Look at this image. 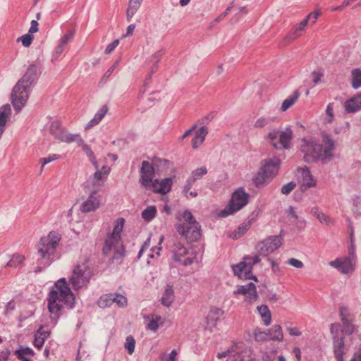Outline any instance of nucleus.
Listing matches in <instances>:
<instances>
[{
	"label": "nucleus",
	"mask_w": 361,
	"mask_h": 361,
	"mask_svg": "<svg viewBox=\"0 0 361 361\" xmlns=\"http://www.w3.org/2000/svg\"><path fill=\"white\" fill-rule=\"evenodd\" d=\"M31 88L17 82L11 93V102L14 109L19 111L25 105Z\"/></svg>",
	"instance_id": "nucleus-14"
},
{
	"label": "nucleus",
	"mask_w": 361,
	"mask_h": 361,
	"mask_svg": "<svg viewBox=\"0 0 361 361\" xmlns=\"http://www.w3.org/2000/svg\"><path fill=\"white\" fill-rule=\"evenodd\" d=\"M176 219L178 223L176 228L181 237L188 241H197L200 238V226L190 211L179 213Z\"/></svg>",
	"instance_id": "nucleus-5"
},
{
	"label": "nucleus",
	"mask_w": 361,
	"mask_h": 361,
	"mask_svg": "<svg viewBox=\"0 0 361 361\" xmlns=\"http://www.w3.org/2000/svg\"><path fill=\"white\" fill-rule=\"evenodd\" d=\"M92 276L91 271L85 263L77 264L69 279V282L74 290H79L86 286Z\"/></svg>",
	"instance_id": "nucleus-11"
},
{
	"label": "nucleus",
	"mask_w": 361,
	"mask_h": 361,
	"mask_svg": "<svg viewBox=\"0 0 361 361\" xmlns=\"http://www.w3.org/2000/svg\"><path fill=\"white\" fill-rule=\"evenodd\" d=\"M116 303L120 307H124L127 305V299L126 297L120 294L114 293V303Z\"/></svg>",
	"instance_id": "nucleus-54"
},
{
	"label": "nucleus",
	"mask_w": 361,
	"mask_h": 361,
	"mask_svg": "<svg viewBox=\"0 0 361 361\" xmlns=\"http://www.w3.org/2000/svg\"><path fill=\"white\" fill-rule=\"evenodd\" d=\"M310 214L315 216L322 224H329L331 219L318 207H313L310 210Z\"/></svg>",
	"instance_id": "nucleus-42"
},
{
	"label": "nucleus",
	"mask_w": 361,
	"mask_h": 361,
	"mask_svg": "<svg viewBox=\"0 0 361 361\" xmlns=\"http://www.w3.org/2000/svg\"><path fill=\"white\" fill-rule=\"evenodd\" d=\"M61 240V234L54 231H50L47 235L41 238L38 247L39 271L49 266L55 259L56 249Z\"/></svg>",
	"instance_id": "nucleus-4"
},
{
	"label": "nucleus",
	"mask_w": 361,
	"mask_h": 361,
	"mask_svg": "<svg viewBox=\"0 0 361 361\" xmlns=\"http://www.w3.org/2000/svg\"><path fill=\"white\" fill-rule=\"evenodd\" d=\"M249 195L243 188H238L232 195L231 200L228 206L221 211L219 215L226 217L239 211L248 202Z\"/></svg>",
	"instance_id": "nucleus-12"
},
{
	"label": "nucleus",
	"mask_w": 361,
	"mask_h": 361,
	"mask_svg": "<svg viewBox=\"0 0 361 361\" xmlns=\"http://www.w3.org/2000/svg\"><path fill=\"white\" fill-rule=\"evenodd\" d=\"M351 84L354 89L361 87V70L353 69L351 72Z\"/></svg>",
	"instance_id": "nucleus-47"
},
{
	"label": "nucleus",
	"mask_w": 361,
	"mask_h": 361,
	"mask_svg": "<svg viewBox=\"0 0 361 361\" xmlns=\"http://www.w3.org/2000/svg\"><path fill=\"white\" fill-rule=\"evenodd\" d=\"M300 97V93L297 91L294 92L293 94L285 99L281 106V110L282 111H286L289 108H290L298 99Z\"/></svg>",
	"instance_id": "nucleus-44"
},
{
	"label": "nucleus",
	"mask_w": 361,
	"mask_h": 361,
	"mask_svg": "<svg viewBox=\"0 0 361 361\" xmlns=\"http://www.w3.org/2000/svg\"><path fill=\"white\" fill-rule=\"evenodd\" d=\"M49 335L50 331L47 326H40L35 334L33 342L34 345L38 349H40Z\"/></svg>",
	"instance_id": "nucleus-29"
},
{
	"label": "nucleus",
	"mask_w": 361,
	"mask_h": 361,
	"mask_svg": "<svg viewBox=\"0 0 361 361\" xmlns=\"http://www.w3.org/2000/svg\"><path fill=\"white\" fill-rule=\"evenodd\" d=\"M34 39L33 35L30 33H27L17 39V42H21L22 44L25 47H29Z\"/></svg>",
	"instance_id": "nucleus-52"
},
{
	"label": "nucleus",
	"mask_w": 361,
	"mask_h": 361,
	"mask_svg": "<svg viewBox=\"0 0 361 361\" xmlns=\"http://www.w3.org/2000/svg\"><path fill=\"white\" fill-rule=\"evenodd\" d=\"M124 347L129 355H132L134 353L135 340L132 336H128L126 337Z\"/></svg>",
	"instance_id": "nucleus-51"
},
{
	"label": "nucleus",
	"mask_w": 361,
	"mask_h": 361,
	"mask_svg": "<svg viewBox=\"0 0 361 361\" xmlns=\"http://www.w3.org/2000/svg\"><path fill=\"white\" fill-rule=\"evenodd\" d=\"M172 183L173 178H166L161 180L154 179L147 189L151 190L154 193L165 195L171 190Z\"/></svg>",
	"instance_id": "nucleus-21"
},
{
	"label": "nucleus",
	"mask_w": 361,
	"mask_h": 361,
	"mask_svg": "<svg viewBox=\"0 0 361 361\" xmlns=\"http://www.w3.org/2000/svg\"><path fill=\"white\" fill-rule=\"evenodd\" d=\"M333 349L335 358L337 361H343L345 354V341L343 337L334 336Z\"/></svg>",
	"instance_id": "nucleus-26"
},
{
	"label": "nucleus",
	"mask_w": 361,
	"mask_h": 361,
	"mask_svg": "<svg viewBox=\"0 0 361 361\" xmlns=\"http://www.w3.org/2000/svg\"><path fill=\"white\" fill-rule=\"evenodd\" d=\"M141 4L139 1H135L134 0H130L128 7L126 12L127 20L128 21H130L133 16L135 14L137 11L140 7Z\"/></svg>",
	"instance_id": "nucleus-46"
},
{
	"label": "nucleus",
	"mask_w": 361,
	"mask_h": 361,
	"mask_svg": "<svg viewBox=\"0 0 361 361\" xmlns=\"http://www.w3.org/2000/svg\"><path fill=\"white\" fill-rule=\"evenodd\" d=\"M49 132L55 139L68 144L73 143L77 134L71 133L59 121H52L49 126Z\"/></svg>",
	"instance_id": "nucleus-15"
},
{
	"label": "nucleus",
	"mask_w": 361,
	"mask_h": 361,
	"mask_svg": "<svg viewBox=\"0 0 361 361\" xmlns=\"http://www.w3.org/2000/svg\"><path fill=\"white\" fill-rule=\"evenodd\" d=\"M323 75H324L323 73H322L321 72H316V71L312 72L311 73V78H312V82L314 85L318 84L319 82H321V80H322Z\"/></svg>",
	"instance_id": "nucleus-60"
},
{
	"label": "nucleus",
	"mask_w": 361,
	"mask_h": 361,
	"mask_svg": "<svg viewBox=\"0 0 361 361\" xmlns=\"http://www.w3.org/2000/svg\"><path fill=\"white\" fill-rule=\"evenodd\" d=\"M293 132L290 128L284 130L272 129L267 133V139L276 149H288L290 148Z\"/></svg>",
	"instance_id": "nucleus-8"
},
{
	"label": "nucleus",
	"mask_w": 361,
	"mask_h": 361,
	"mask_svg": "<svg viewBox=\"0 0 361 361\" xmlns=\"http://www.w3.org/2000/svg\"><path fill=\"white\" fill-rule=\"evenodd\" d=\"M164 236L163 235H161L159 238V240H158V246H153V247H150L151 245V238L149 237L144 243V244L142 245L141 249L140 250V252L138 253V258H140L141 256L143 255L144 252H147V256L149 257V258H153L154 257V252H156V255H159V252L161 250L162 247H161V243H163L164 241Z\"/></svg>",
	"instance_id": "nucleus-22"
},
{
	"label": "nucleus",
	"mask_w": 361,
	"mask_h": 361,
	"mask_svg": "<svg viewBox=\"0 0 361 361\" xmlns=\"http://www.w3.org/2000/svg\"><path fill=\"white\" fill-rule=\"evenodd\" d=\"M94 169L96 171L93 175L94 185L101 186V180L109 174L111 169L108 166H103L102 169H99L98 164L97 168Z\"/></svg>",
	"instance_id": "nucleus-36"
},
{
	"label": "nucleus",
	"mask_w": 361,
	"mask_h": 361,
	"mask_svg": "<svg viewBox=\"0 0 361 361\" xmlns=\"http://www.w3.org/2000/svg\"><path fill=\"white\" fill-rule=\"evenodd\" d=\"M74 140H74L73 142L77 143L78 146L82 147V149L86 154L87 157L89 158V160L91 161L94 167L97 168V161L90 147L85 143L83 139L79 134H77V137H75Z\"/></svg>",
	"instance_id": "nucleus-27"
},
{
	"label": "nucleus",
	"mask_w": 361,
	"mask_h": 361,
	"mask_svg": "<svg viewBox=\"0 0 361 361\" xmlns=\"http://www.w3.org/2000/svg\"><path fill=\"white\" fill-rule=\"evenodd\" d=\"M175 299L174 290L171 285H167L162 293L161 298V304L165 307H170Z\"/></svg>",
	"instance_id": "nucleus-35"
},
{
	"label": "nucleus",
	"mask_w": 361,
	"mask_h": 361,
	"mask_svg": "<svg viewBox=\"0 0 361 361\" xmlns=\"http://www.w3.org/2000/svg\"><path fill=\"white\" fill-rule=\"evenodd\" d=\"M269 339L281 342L283 340V334L280 325H274L268 329Z\"/></svg>",
	"instance_id": "nucleus-39"
},
{
	"label": "nucleus",
	"mask_w": 361,
	"mask_h": 361,
	"mask_svg": "<svg viewBox=\"0 0 361 361\" xmlns=\"http://www.w3.org/2000/svg\"><path fill=\"white\" fill-rule=\"evenodd\" d=\"M281 165V159L276 157L262 160L259 171L253 178L255 185L257 188L267 185L278 174Z\"/></svg>",
	"instance_id": "nucleus-6"
},
{
	"label": "nucleus",
	"mask_w": 361,
	"mask_h": 361,
	"mask_svg": "<svg viewBox=\"0 0 361 361\" xmlns=\"http://www.w3.org/2000/svg\"><path fill=\"white\" fill-rule=\"evenodd\" d=\"M271 121V118L268 116L259 117L253 124V127L256 129H261L267 126Z\"/></svg>",
	"instance_id": "nucleus-50"
},
{
	"label": "nucleus",
	"mask_w": 361,
	"mask_h": 361,
	"mask_svg": "<svg viewBox=\"0 0 361 361\" xmlns=\"http://www.w3.org/2000/svg\"><path fill=\"white\" fill-rule=\"evenodd\" d=\"M164 54V50L159 49L157 51H156L154 54H153L150 59V62H154L155 63H159L161 59L162 58Z\"/></svg>",
	"instance_id": "nucleus-59"
},
{
	"label": "nucleus",
	"mask_w": 361,
	"mask_h": 361,
	"mask_svg": "<svg viewBox=\"0 0 361 361\" xmlns=\"http://www.w3.org/2000/svg\"><path fill=\"white\" fill-rule=\"evenodd\" d=\"M298 171L300 175L302 190H305L307 188H313L317 185V180L307 167L299 169Z\"/></svg>",
	"instance_id": "nucleus-24"
},
{
	"label": "nucleus",
	"mask_w": 361,
	"mask_h": 361,
	"mask_svg": "<svg viewBox=\"0 0 361 361\" xmlns=\"http://www.w3.org/2000/svg\"><path fill=\"white\" fill-rule=\"evenodd\" d=\"M334 103H329L326 108L324 114L322 116V121L324 124H331L335 119L334 112Z\"/></svg>",
	"instance_id": "nucleus-41"
},
{
	"label": "nucleus",
	"mask_w": 361,
	"mask_h": 361,
	"mask_svg": "<svg viewBox=\"0 0 361 361\" xmlns=\"http://www.w3.org/2000/svg\"><path fill=\"white\" fill-rule=\"evenodd\" d=\"M145 322L146 323L147 328L153 331H156L164 324L162 318L154 314L145 317Z\"/></svg>",
	"instance_id": "nucleus-30"
},
{
	"label": "nucleus",
	"mask_w": 361,
	"mask_h": 361,
	"mask_svg": "<svg viewBox=\"0 0 361 361\" xmlns=\"http://www.w3.org/2000/svg\"><path fill=\"white\" fill-rule=\"evenodd\" d=\"M207 173V169L206 166H200L193 170L191 173L190 176L187 180V184L184 187L183 192L185 197H188L187 193L191 189L192 185L198 180H200Z\"/></svg>",
	"instance_id": "nucleus-25"
},
{
	"label": "nucleus",
	"mask_w": 361,
	"mask_h": 361,
	"mask_svg": "<svg viewBox=\"0 0 361 361\" xmlns=\"http://www.w3.org/2000/svg\"><path fill=\"white\" fill-rule=\"evenodd\" d=\"M11 114V109L9 104L3 105L0 108V137L4 131Z\"/></svg>",
	"instance_id": "nucleus-32"
},
{
	"label": "nucleus",
	"mask_w": 361,
	"mask_h": 361,
	"mask_svg": "<svg viewBox=\"0 0 361 361\" xmlns=\"http://www.w3.org/2000/svg\"><path fill=\"white\" fill-rule=\"evenodd\" d=\"M39 69V68L37 64H30L26 69V71L23 77L18 81V82L31 88L34 82L37 79Z\"/></svg>",
	"instance_id": "nucleus-20"
},
{
	"label": "nucleus",
	"mask_w": 361,
	"mask_h": 361,
	"mask_svg": "<svg viewBox=\"0 0 361 361\" xmlns=\"http://www.w3.org/2000/svg\"><path fill=\"white\" fill-rule=\"evenodd\" d=\"M177 356V352L176 350H173L170 354H163L160 357V361H176Z\"/></svg>",
	"instance_id": "nucleus-57"
},
{
	"label": "nucleus",
	"mask_w": 361,
	"mask_h": 361,
	"mask_svg": "<svg viewBox=\"0 0 361 361\" xmlns=\"http://www.w3.org/2000/svg\"><path fill=\"white\" fill-rule=\"evenodd\" d=\"M233 294L243 295L244 301L248 303H253L258 298L256 286L252 282L245 285L237 286L233 291Z\"/></svg>",
	"instance_id": "nucleus-18"
},
{
	"label": "nucleus",
	"mask_w": 361,
	"mask_h": 361,
	"mask_svg": "<svg viewBox=\"0 0 361 361\" xmlns=\"http://www.w3.org/2000/svg\"><path fill=\"white\" fill-rule=\"evenodd\" d=\"M171 259L178 264L189 266L197 262V255L189 248L178 238H174L169 248Z\"/></svg>",
	"instance_id": "nucleus-7"
},
{
	"label": "nucleus",
	"mask_w": 361,
	"mask_h": 361,
	"mask_svg": "<svg viewBox=\"0 0 361 361\" xmlns=\"http://www.w3.org/2000/svg\"><path fill=\"white\" fill-rule=\"evenodd\" d=\"M118 44H119V40L118 39L114 40L112 43L109 44L106 47V48L105 49V53L110 54L111 52H112L116 49V47Z\"/></svg>",
	"instance_id": "nucleus-63"
},
{
	"label": "nucleus",
	"mask_w": 361,
	"mask_h": 361,
	"mask_svg": "<svg viewBox=\"0 0 361 361\" xmlns=\"http://www.w3.org/2000/svg\"><path fill=\"white\" fill-rule=\"evenodd\" d=\"M224 312L219 308H212L208 312L206 317V322L208 328L215 326L216 322H218L222 317Z\"/></svg>",
	"instance_id": "nucleus-31"
},
{
	"label": "nucleus",
	"mask_w": 361,
	"mask_h": 361,
	"mask_svg": "<svg viewBox=\"0 0 361 361\" xmlns=\"http://www.w3.org/2000/svg\"><path fill=\"white\" fill-rule=\"evenodd\" d=\"M354 257H342L329 262V265L343 274H352L355 270Z\"/></svg>",
	"instance_id": "nucleus-16"
},
{
	"label": "nucleus",
	"mask_w": 361,
	"mask_h": 361,
	"mask_svg": "<svg viewBox=\"0 0 361 361\" xmlns=\"http://www.w3.org/2000/svg\"><path fill=\"white\" fill-rule=\"evenodd\" d=\"M344 108L348 113H355L361 109V92L348 99L344 103Z\"/></svg>",
	"instance_id": "nucleus-28"
},
{
	"label": "nucleus",
	"mask_w": 361,
	"mask_h": 361,
	"mask_svg": "<svg viewBox=\"0 0 361 361\" xmlns=\"http://www.w3.org/2000/svg\"><path fill=\"white\" fill-rule=\"evenodd\" d=\"M307 27V20H302L300 23L295 25L288 32L283 39L284 45L293 42L299 38Z\"/></svg>",
	"instance_id": "nucleus-23"
},
{
	"label": "nucleus",
	"mask_w": 361,
	"mask_h": 361,
	"mask_svg": "<svg viewBox=\"0 0 361 361\" xmlns=\"http://www.w3.org/2000/svg\"><path fill=\"white\" fill-rule=\"evenodd\" d=\"M350 361H361V345L355 350Z\"/></svg>",
	"instance_id": "nucleus-64"
},
{
	"label": "nucleus",
	"mask_w": 361,
	"mask_h": 361,
	"mask_svg": "<svg viewBox=\"0 0 361 361\" xmlns=\"http://www.w3.org/2000/svg\"><path fill=\"white\" fill-rule=\"evenodd\" d=\"M208 133L207 128L205 126H202L196 132L195 135L192 140V147L194 149H197L200 147L206 137V135Z\"/></svg>",
	"instance_id": "nucleus-34"
},
{
	"label": "nucleus",
	"mask_w": 361,
	"mask_h": 361,
	"mask_svg": "<svg viewBox=\"0 0 361 361\" xmlns=\"http://www.w3.org/2000/svg\"><path fill=\"white\" fill-rule=\"evenodd\" d=\"M75 298L71 291L66 279L61 278L55 283L49 293L47 298V307L49 312L59 317L63 305H66L73 307L75 304Z\"/></svg>",
	"instance_id": "nucleus-2"
},
{
	"label": "nucleus",
	"mask_w": 361,
	"mask_h": 361,
	"mask_svg": "<svg viewBox=\"0 0 361 361\" xmlns=\"http://www.w3.org/2000/svg\"><path fill=\"white\" fill-rule=\"evenodd\" d=\"M259 262L260 258L258 255H247L243 257V261L232 265V269L234 274L241 279H252L257 281V277L252 274V267Z\"/></svg>",
	"instance_id": "nucleus-9"
},
{
	"label": "nucleus",
	"mask_w": 361,
	"mask_h": 361,
	"mask_svg": "<svg viewBox=\"0 0 361 361\" xmlns=\"http://www.w3.org/2000/svg\"><path fill=\"white\" fill-rule=\"evenodd\" d=\"M296 186L295 182H289L287 184L282 186L281 192L283 195H288Z\"/></svg>",
	"instance_id": "nucleus-56"
},
{
	"label": "nucleus",
	"mask_w": 361,
	"mask_h": 361,
	"mask_svg": "<svg viewBox=\"0 0 361 361\" xmlns=\"http://www.w3.org/2000/svg\"><path fill=\"white\" fill-rule=\"evenodd\" d=\"M227 361H253L252 351L249 348H245L233 356H229Z\"/></svg>",
	"instance_id": "nucleus-37"
},
{
	"label": "nucleus",
	"mask_w": 361,
	"mask_h": 361,
	"mask_svg": "<svg viewBox=\"0 0 361 361\" xmlns=\"http://www.w3.org/2000/svg\"><path fill=\"white\" fill-rule=\"evenodd\" d=\"M102 205V196L97 190L92 191L87 198L80 205V211L82 213H89L98 209Z\"/></svg>",
	"instance_id": "nucleus-17"
},
{
	"label": "nucleus",
	"mask_w": 361,
	"mask_h": 361,
	"mask_svg": "<svg viewBox=\"0 0 361 361\" xmlns=\"http://www.w3.org/2000/svg\"><path fill=\"white\" fill-rule=\"evenodd\" d=\"M108 111V107L106 105H103L98 111L95 114L94 118L91 119L85 126V130H87L97 126L103 119L104 116Z\"/></svg>",
	"instance_id": "nucleus-33"
},
{
	"label": "nucleus",
	"mask_w": 361,
	"mask_h": 361,
	"mask_svg": "<svg viewBox=\"0 0 361 361\" xmlns=\"http://www.w3.org/2000/svg\"><path fill=\"white\" fill-rule=\"evenodd\" d=\"M59 158V156L58 154H54L51 155H49L47 157H42L39 159V163L42 165V168H43L46 164L55 161Z\"/></svg>",
	"instance_id": "nucleus-55"
},
{
	"label": "nucleus",
	"mask_w": 361,
	"mask_h": 361,
	"mask_svg": "<svg viewBox=\"0 0 361 361\" xmlns=\"http://www.w3.org/2000/svg\"><path fill=\"white\" fill-rule=\"evenodd\" d=\"M282 238L273 235L259 241L255 247L257 255L267 257L276 250L282 245Z\"/></svg>",
	"instance_id": "nucleus-13"
},
{
	"label": "nucleus",
	"mask_w": 361,
	"mask_h": 361,
	"mask_svg": "<svg viewBox=\"0 0 361 361\" xmlns=\"http://www.w3.org/2000/svg\"><path fill=\"white\" fill-rule=\"evenodd\" d=\"M257 310L260 315L263 324L267 326H269L271 322V313L269 307L265 305H262L258 306Z\"/></svg>",
	"instance_id": "nucleus-38"
},
{
	"label": "nucleus",
	"mask_w": 361,
	"mask_h": 361,
	"mask_svg": "<svg viewBox=\"0 0 361 361\" xmlns=\"http://www.w3.org/2000/svg\"><path fill=\"white\" fill-rule=\"evenodd\" d=\"M74 32L73 31H69L68 33L64 35L61 39L60 41L62 42V44H67L71 39L73 37Z\"/></svg>",
	"instance_id": "nucleus-61"
},
{
	"label": "nucleus",
	"mask_w": 361,
	"mask_h": 361,
	"mask_svg": "<svg viewBox=\"0 0 361 361\" xmlns=\"http://www.w3.org/2000/svg\"><path fill=\"white\" fill-rule=\"evenodd\" d=\"M155 173L154 166L147 161H143L140 169V182L146 189L154 181L153 177Z\"/></svg>",
	"instance_id": "nucleus-19"
},
{
	"label": "nucleus",
	"mask_w": 361,
	"mask_h": 361,
	"mask_svg": "<svg viewBox=\"0 0 361 361\" xmlns=\"http://www.w3.org/2000/svg\"><path fill=\"white\" fill-rule=\"evenodd\" d=\"M114 303V293L105 294L100 297L97 305L101 308L110 307Z\"/></svg>",
	"instance_id": "nucleus-45"
},
{
	"label": "nucleus",
	"mask_w": 361,
	"mask_h": 361,
	"mask_svg": "<svg viewBox=\"0 0 361 361\" xmlns=\"http://www.w3.org/2000/svg\"><path fill=\"white\" fill-rule=\"evenodd\" d=\"M253 335L255 340L257 342H263L269 340V334L265 331H255Z\"/></svg>",
	"instance_id": "nucleus-53"
},
{
	"label": "nucleus",
	"mask_w": 361,
	"mask_h": 361,
	"mask_svg": "<svg viewBox=\"0 0 361 361\" xmlns=\"http://www.w3.org/2000/svg\"><path fill=\"white\" fill-rule=\"evenodd\" d=\"M25 257L20 254H14L11 259L7 262L6 267H17L18 266L23 264L24 262Z\"/></svg>",
	"instance_id": "nucleus-49"
},
{
	"label": "nucleus",
	"mask_w": 361,
	"mask_h": 361,
	"mask_svg": "<svg viewBox=\"0 0 361 361\" xmlns=\"http://www.w3.org/2000/svg\"><path fill=\"white\" fill-rule=\"evenodd\" d=\"M157 207L154 205L147 207L141 213V216L146 222H150L156 216Z\"/></svg>",
	"instance_id": "nucleus-43"
},
{
	"label": "nucleus",
	"mask_w": 361,
	"mask_h": 361,
	"mask_svg": "<svg viewBox=\"0 0 361 361\" xmlns=\"http://www.w3.org/2000/svg\"><path fill=\"white\" fill-rule=\"evenodd\" d=\"M288 264L296 268H302L303 267L302 262L295 258L289 259Z\"/></svg>",
	"instance_id": "nucleus-62"
},
{
	"label": "nucleus",
	"mask_w": 361,
	"mask_h": 361,
	"mask_svg": "<svg viewBox=\"0 0 361 361\" xmlns=\"http://www.w3.org/2000/svg\"><path fill=\"white\" fill-rule=\"evenodd\" d=\"M335 141L328 134L322 135V142L313 137H304L300 142V150L307 162L329 161L334 157Z\"/></svg>",
	"instance_id": "nucleus-1"
},
{
	"label": "nucleus",
	"mask_w": 361,
	"mask_h": 361,
	"mask_svg": "<svg viewBox=\"0 0 361 361\" xmlns=\"http://www.w3.org/2000/svg\"><path fill=\"white\" fill-rule=\"evenodd\" d=\"M249 226L246 224L240 225L237 229L230 233L229 238L236 240L241 238L248 230Z\"/></svg>",
	"instance_id": "nucleus-48"
},
{
	"label": "nucleus",
	"mask_w": 361,
	"mask_h": 361,
	"mask_svg": "<svg viewBox=\"0 0 361 361\" xmlns=\"http://www.w3.org/2000/svg\"><path fill=\"white\" fill-rule=\"evenodd\" d=\"M339 315L341 324H331L330 330L331 334H337L339 327H341V331L346 335H351L355 330V326L353 324L355 317L345 307H341L339 310Z\"/></svg>",
	"instance_id": "nucleus-10"
},
{
	"label": "nucleus",
	"mask_w": 361,
	"mask_h": 361,
	"mask_svg": "<svg viewBox=\"0 0 361 361\" xmlns=\"http://www.w3.org/2000/svg\"><path fill=\"white\" fill-rule=\"evenodd\" d=\"M320 15L321 13L319 11H315L309 13L303 20H307V23L310 20L312 24H314Z\"/></svg>",
	"instance_id": "nucleus-58"
},
{
	"label": "nucleus",
	"mask_w": 361,
	"mask_h": 361,
	"mask_svg": "<svg viewBox=\"0 0 361 361\" xmlns=\"http://www.w3.org/2000/svg\"><path fill=\"white\" fill-rule=\"evenodd\" d=\"M34 354L33 350L30 348H25L15 351V355L22 361H32L31 357Z\"/></svg>",
	"instance_id": "nucleus-40"
},
{
	"label": "nucleus",
	"mask_w": 361,
	"mask_h": 361,
	"mask_svg": "<svg viewBox=\"0 0 361 361\" xmlns=\"http://www.w3.org/2000/svg\"><path fill=\"white\" fill-rule=\"evenodd\" d=\"M125 219L118 218L114 221L113 230L108 232L104 238L102 252L107 256L112 254V262H118L124 256V249L121 242V233L123 229Z\"/></svg>",
	"instance_id": "nucleus-3"
}]
</instances>
